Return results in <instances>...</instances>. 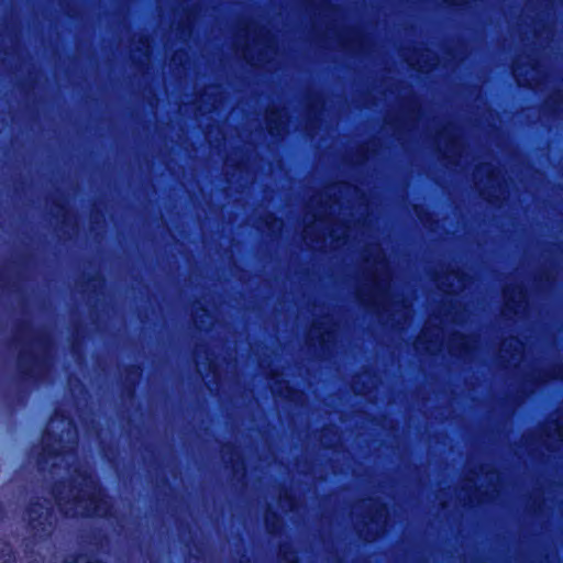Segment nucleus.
Wrapping results in <instances>:
<instances>
[{
	"mask_svg": "<svg viewBox=\"0 0 563 563\" xmlns=\"http://www.w3.org/2000/svg\"><path fill=\"white\" fill-rule=\"evenodd\" d=\"M76 477L69 479L70 490H76L71 498L75 507H80L84 518L109 519L113 516V505L97 475L90 470L76 468Z\"/></svg>",
	"mask_w": 563,
	"mask_h": 563,
	"instance_id": "f257e3e1",
	"label": "nucleus"
},
{
	"mask_svg": "<svg viewBox=\"0 0 563 563\" xmlns=\"http://www.w3.org/2000/svg\"><path fill=\"white\" fill-rule=\"evenodd\" d=\"M35 342L41 349V354L21 352L18 357L20 379L32 384L41 383L53 366L51 352L54 346V341L52 335L46 331H41Z\"/></svg>",
	"mask_w": 563,
	"mask_h": 563,
	"instance_id": "f03ea898",
	"label": "nucleus"
},
{
	"mask_svg": "<svg viewBox=\"0 0 563 563\" xmlns=\"http://www.w3.org/2000/svg\"><path fill=\"white\" fill-rule=\"evenodd\" d=\"M47 503V499L35 496L31 497L23 507L22 520L35 542L49 540L56 528L54 507Z\"/></svg>",
	"mask_w": 563,
	"mask_h": 563,
	"instance_id": "7ed1b4c3",
	"label": "nucleus"
},
{
	"mask_svg": "<svg viewBox=\"0 0 563 563\" xmlns=\"http://www.w3.org/2000/svg\"><path fill=\"white\" fill-rule=\"evenodd\" d=\"M63 441V437L59 433L53 431H44L42 438V451L38 454L37 463L46 464L48 460L57 459L60 456L62 451L59 444Z\"/></svg>",
	"mask_w": 563,
	"mask_h": 563,
	"instance_id": "20e7f679",
	"label": "nucleus"
},
{
	"mask_svg": "<svg viewBox=\"0 0 563 563\" xmlns=\"http://www.w3.org/2000/svg\"><path fill=\"white\" fill-rule=\"evenodd\" d=\"M124 371L125 375L121 379V395L124 398L131 399L136 395V388L143 373V367L141 364L131 363L125 366Z\"/></svg>",
	"mask_w": 563,
	"mask_h": 563,
	"instance_id": "39448f33",
	"label": "nucleus"
},
{
	"mask_svg": "<svg viewBox=\"0 0 563 563\" xmlns=\"http://www.w3.org/2000/svg\"><path fill=\"white\" fill-rule=\"evenodd\" d=\"M223 449H227V452L230 454L228 465L231 470L232 476L236 477L239 474L244 476L246 473V465L244 459L238 451V448L233 443L228 442L223 444Z\"/></svg>",
	"mask_w": 563,
	"mask_h": 563,
	"instance_id": "423d86ee",
	"label": "nucleus"
},
{
	"mask_svg": "<svg viewBox=\"0 0 563 563\" xmlns=\"http://www.w3.org/2000/svg\"><path fill=\"white\" fill-rule=\"evenodd\" d=\"M264 523L267 533L275 536L282 529V517L276 510L267 508L264 516Z\"/></svg>",
	"mask_w": 563,
	"mask_h": 563,
	"instance_id": "0eeeda50",
	"label": "nucleus"
},
{
	"mask_svg": "<svg viewBox=\"0 0 563 563\" xmlns=\"http://www.w3.org/2000/svg\"><path fill=\"white\" fill-rule=\"evenodd\" d=\"M563 93L561 90L554 91L543 103V110L549 115H555L562 108Z\"/></svg>",
	"mask_w": 563,
	"mask_h": 563,
	"instance_id": "6e6552de",
	"label": "nucleus"
},
{
	"mask_svg": "<svg viewBox=\"0 0 563 563\" xmlns=\"http://www.w3.org/2000/svg\"><path fill=\"white\" fill-rule=\"evenodd\" d=\"M84 339V327L80 322L74 323L70 333V351L74 356L81 352V341Z\"/></svg>",
	"mask_w": 563,
	"mask_h": 563,
	"instance_id": "1a4fd4ad",
	"label": "nucleus"
},
{
	"mask_svg": "<svg viewBox=\"0 0 563 563\" xmlns=\"http://www.w3.org/2000/svg\"><path fill=\"white\" fill-rule=\"evenodd\" d=\"M63 487H64V482L63 481H59V482H56L52 488H51V494L53 495V497L56 499L57 504H58V507H59V510L60 512L65 516V517H70V514H69V510L63 506L62 504V500H63V497H62V493H63ZM75 515L73 514L71 517H74Z\"/></svg>",
	"mask_w": 563,
	"mask_h": 563,
	"instance_id": "9d476101",
	"label": "nucleus"
},
{
	"mask_svg": "<svg viewBox=\"0 0 563 563\" xmlns=\"http://www.w3.org/2000/svg\"><path fill=\"white\" fill-rule=\"evenodd\" d=\"M519 299L516 300L514 297H508L506 299V308L509 311L516 312V307H520L522 302H527V291L525 288L520 287L518 290Z\"/></svg>",
	"mask_w": 563,
	"mask_h": 563,
	"instance_id": "9b49d317",
	"label": "nucleus"
},
{
	"mask_svg": "<svg viewBox=\"0 0 563 563\" xmlns=\"http://www.w3.org/2000/svg\"><path fill=\"white\" fill-rule=\"evenodd\" d=\"M456 336L459 339V342H457L455 349L460 353L468 354L472 351L471 345H470L471 336L465 333H457Z\"/></svg>",
	"mask_w": 563,
	"mask_h": 563,
	"instance_id": "f8f14e48",
	"label": "nucleus"
},
{
	"mask_svg": "<svg viewBox=\"0 0 563 563\" xmlns=\"http://www.w3.org/2000/svg\"><path fill=\"white\" fill-rule=\"evenodd\" d=\"M0 563H15L14 552L9 543H4L0 549Z\"/></svg>",
	"mask_w": 563,
	"mask_h": 563,
	"instance_id": "ddd939ff",
	"label": "nucleus"
},
{
	"mask_svg": "<svg viewBox=\"0 0 563 563\" xmlns=\"http://www.w3.org/2000/svg\"><path fill=\"white\" fill-rule=\"evenodd\" d=\"M279 503L280 505L288 506L289 509H294L297 505V498L292 493L285 488L283 494L279 496Z\"/></svg>",
	"mask_w": 563,
	"mask_h": 563,
	"instance_id": "4468645a",
	"label": "nucleus"
},
{
	"mask_svg": "<svg viewBox=\"0 0 563 563\" xmlns=\"http://www.w3.org/2000/svg\"><path fill=\"white\" fill-rule=\"evenodd\" d=\"M280 394L287 400L292 401L296 397H298L300 395V390L297 387L289 385V383H286L284 393L280 391Z\"/></svg>",
	"mask_w": 563,
	"mask_h": 563,
	"instance_id": "2eb2a0df",
	"label": "nucleus"
},
{
	"mask_svg": "<svg viewBox=\"0 0 563 563\" xmlns=\"http://www.w3.org/2000/svg\"><path fill=\"white\" fill-rule=\"evenodd\" d=\"M413 209H415L418 218L422 222L428 221L431 218V213L427 209H424L422 206L415 205Z\"/></svg>",
	"mask_w": 563,
	"mask_h": 563,
	"instance_id": "dca6fc26",
	"label": "nucleus"
},
{
	"mask_svg": "<svg viewBox=\"0 0 563 563\" xmlns=\"http://www.w3.org/2000/svg\"><path fill=\"white\" fill-rule=\"evenodd\" d=\"M54 207L62 212L63 216V222L66 223L67 216H68V209L64 202H60L59 200L53 201Z\"/></svg>",
	"mask_w": 563,
	"mask_h": 563,
	"instance_id": "f3484780",
	"label": "nucleus"
},
{
	"mask_svg": "<svg viewBox=\"0 0 563 563\" xmlns=\"http://www.w3.org/2000/svg\"><path fill=\"white\" fill-rule=\"evenodd\" d=\"M63 563H78V555H73L70 559H65ZM85 563H102V561L98 558L89 556L86 559Z\"/></svg>",
	"mask_w": 563,
	"mask_h": 563,
	"instance_id": "a211bd4d",
	"label": "nucleus"
},
{
	"mask_svg": "<svg viewBox=\"0 0 563 563\" xmlns=\"http://www.w3.org/2000/svg\"><path fill=\"white\" fill-rule=\"evenodd\" d=\"M267 126H268L269 133L273 135L274 134V130H279L280 122L277 119L267 118Z\"/></svg>",
	"mask_w": 563,
	"mask_h": 563,
	"instance_id": "6ab92c4d",
	"label": "nucleus"
},
{
	"mask_svg": "<svg viewBox=\"0 0 563 563\" xmlns=\"http://www.w3.org/2000/svg\"><path fill=\"white\" fill-rule=\"evenodd\" d=\"M467 3V0H448V4L452 8L460 9Z\"/></svg>",
	"mask_w": 563,
	"mask_h": 563,
	"instance_id": "aec40b11",
	"label": "nucleus"
},
{
	"mask_svg": "<svg viewBox=\"0 0 563 563\" xmlns=\"http://www.w3.org/2000/svg\"><path fill=\"white\" fill-rule=\"evenodd\" d=\"M95 282H104V279L99 275L89 276L88 283L92 285L93 290L96 289Z\"/></svg>",
	"mask_w": 563,
	"mask_h": 563,
	"instance_id": "412c9836",
	"label": "nucleus"
},
{
	"mask_svg": "<svg viewBox=\"0 0 563 563\" xmlns=\"http://www.w3.org/2000/svg\"><path fill=\"white\" fill-rule=\"evenodd\" d=\"M102 216H103V213H102V211H101V210H99V209H97V208H92V210H91V219H92V221H93V222H96V221H97V219H98L99 217H102Z\"/></svg>",
	"mask_w": 563,
	"mask_h": 563,
	"instance_id": "4be33fe9",
	"label": "nucleus"
},
{
	"mask_svg": "<svg viewBox=\"0 0 563 563\" xmlns=\"http://www.w3.org/2000/svg\"><path fill=\"white\" fill-rule=\"evenodd\" d=\"M562 371H563V367L559 366L558 369H553L550 373V377L553 378V379H558L560 377V374H561Z\"/></svg>",
	"mask_w": 563,
	"mask_h": 563,
	"instance_id": "5701e85b",
	"label": "nucleus"
},
{
	"mask_svg": "<svg viewBox=\"0 0 563 563\" xmlns=\"http://www.w3.org/2000/svg\"><path fill=\"white\" fill-rule=\"evenodd\" d=\"M308 113L316 112V99H311L307 106Z\"/></svg>",
	"mask_w": 563,
	"mask_h": 563,
	"instance_id": "b1692460",
	"label": "nucleus"
},
{
	"mask_svg": "<svg viewBox=\"0 0 563 563\" xmlns=\"http://www.w3.org/2000/svg\"><path fill=\"white\" fill-rule=\"evenodd\" d=\"M29 325H30V323L27 321H23V320L18 321L16 330L22 331V330L26 329Z\"/></svg>",
	"mask_w": 563,
	"mask_h": 563,
	"instance_id": "393cba45",
	"label": "nucleus"
},
{
	"mask_svg": "<svg viewBox=\"0 0 563 563\" xmlns=\"http://www.w3.org/2000/svg\"><path fill=\"white\" fill-rule=\"evenodd\" d=\"M330 334H331V333H330V331H324V332H322V333L319 335V342H320V344H321L322 346H324V344H325V338H324V336H325V335H330Z\"/></svg>",
	"mask_w": 563,
	"mask_h": 563,
	"instance_id": "a878e982",
	"label": "nucleus"
},
{
	"mask_svg": "<svg viewBox=\"0 0 563 563\" xmlns=\"http://www.w3.org/2000/svg\"><path fill=\"white\" fill-rule=\"evenodd\" d=\"M409 111H410L411 113H416V112H417V113H419V112H420V107H417V108H416V107H415V101H413V100H411V101H410Z\"/></svg>",
	"mask_w": 563,
	"mask_h": 563,
	"instance_id": "bb28decb",
	"label": "nucleus"
},
{
	"mask_svg": "<svg viewBox=\"0 0 563 563\" xmlns=\"http://www.w3.org/2000/svg\"><path fill=\"white\" fill-rule=\"evenodd\" d=\"M271 219H272V221H267V222H266V225H267L268 228H271V227L273 225V222L280 221V219H279V218H277L275 214H271Z\"/></svg>",
	"mask_w": 563,
	"mask_h": 563,
	"instance_id": "cd10ccee",
	"label": "nucleus"
},
{
	"mask_svg": "<svg viewBox=\"0 0 563 563\" xmlns=\"http://www.w3.org/2000/svg\"><path fill=\"white\" fill-rule=\"evenodd\" d=\"M382 510H387L386 504H380L378 508L375 510V515H380Z\"/></svg>",
	"mask_w": 563,
	"mask_h": 563,
	"instance_id": "c85d7f7f",
	"label": "nucleus"
},
{
	"mask_svg": "<svg viewBox=\"0 0 563 563\" xmlns=\"http://www.w3.org/2000/svg\"><path fill=\"white\" fill-rule=\"evenodd\" d=\"M187 27H188V25H187L185 22H181V23L179 24V31H180L181 33H185V32H186V30H187Z\"/></svg>",
	"mask_w": 563,
	"mask_h": 563,
	"instance_id": "c756f323",
	"label": "nucleus"
},
{
	"mask_svg": "<svg viewBox=\"0 0 563 563\" xmlns=\"http://www.w3.org/2000/svg\"><path fill=\"white\" fill-rule=\"evenodd\" d=\"M199 310H201L205 316L209 314V310H208L207 306H205V305H200Z\"/></svg>",
	"mask_w": 563,
	"mask_h": 563,
	"instance_id": "7c9ffc66",
	"label": "nucleus"
},
{
	"mask_svg": "<svg viewBox=\"0 0 563 563\" xmlns=\"http://www.w3.org/2000/svg\"><path fill=\"white\" fill-rule=\"evenodd\" d=\"M495 168L489 165V172L487 174L488 179H493Z\"/></svg>",
	"mask_w": 563,
	"mask_h": 563,
	"instance_id": "2f4dec72",
	"label": "nucleus"
},
{
	"mask_svg": "<svg viewBox=\"0 0 563 563\" xmlns=\"http://www.w3.org/2000/svg\"><path fill=\"white\" fill-rule=\"evenodd\" d=\"M4 516V507L2 505V503L0 501V520L3 518Z\"/></svg>",
	"mask_w": 563,
	"mask_h": 563,
	"instance_id": "473e14b6",
	"label": "nucleus"
},
{
	"mask_svg": "<svg viewBox=\"0 0 563 563\" xmlns=\"http://www.w3.org/2000/svg\"><path fill=\"white\" fill-rule=\"evenodd\" d=\"M456 276H457L459 280H462V277L464 276V274L460 275L459 273H456Z\"/></svg>",
	"mask_w": 563,
	"mask_h": 563,
	"instance_id": "72a5a7b5",
	"label": "nucleus"
},
{
	"mask_svg": "<svg viewBox=\"0 0 563 563\" xmlns=\"http://www.w3.org/2000/svg\"><path fill=\"white\" fill-rule=\"evenodd\" d=\"M288 562H289V563H298V560L295 558V559H292V560H289Z\"/></svg>",
	"mask_w": 563,
	"mask_h": 563,
	"instance_id": "f704fd0d",
	"label": "nucleus"
},
{
	"mask_svg": "<svg viewBox=\"0 0 563 563\" xmlns=\"http://www.w3.org/2000/svg\"><path fill=\"white\" fill-rule=\"evenodd\" d=\"M325 3L330 4V1L329 0H323Z\"/></svg>",
	"mask_w": 563,
	"mask_h": 563,
	"instance_id": "c9c22d12",
	"label": "nucleus"
}]
</instances>
